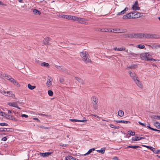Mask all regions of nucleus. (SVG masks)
Here are the masks:
<instances>
[{"label": "nucleus", "instance_id": "nucleus-1", "mask_svg": "<svg viewBox=\"0 0 160 160\" xmlns=\"http://www.w3.org/2000/svg\"><path fill=\"white\" fill-rule=\"evenodd\" d=\"M80 56L83 58L82 59L85 63L91 62V60L89 59L87 56V54L85 51L81 52L80 53Z\"/></svg>", "mask_w": 160, "mask_h": 160}, {"label": "nucleus", "instance_id": "nucleus-2", "mask_svg": "<svg viewBox=\"0 0 160 160\" xmlns=\"http://www.w3.org/2000/svg\"><path fill=\"white\" fill-rule=\"evenodd\" d=\"M144 34L143 33H133L128 35L129 38H144Z\"/></svg>", "mask_w": 160, "mask_h": 160}, {"label": "nucleus", "instance_id": "nucleus-3", "mask_svg": "<svg viewBox=\"0 0 160 160\" xmlns=\"http://www.w3.org/2000/svg\"><path fill=\"white\" fill-rule=\"evenodd\" d=\"M144 38H159L158 35L154 34H144Z\"/></svg>", "mask_w": 160, "mask_h": 160}, {"label": "nucleus", "instance_id": "nucleus-4", "mask_svg": "<svg viewBox=\"0 0 160 160\" xmlns=\"http://www.w3.org/2000/svg\"><path fill=\"white\" fill-rule=\"evenodd\" d=\"M76 16L68 15H61V17L75 21Z\"/></svg>", "mask_w": 160, "mask_h": 160}, {"label": "nucleus", "instance_id": "nucleus-5", "mask_svg": "<svg viewBox=\"0 0 160 160\" xmlns=\"http://www.w3.org/2000/svg\"><path fill=\"white\" fill-rule=\"evenodd\" d=\"M75 20H76L75 22H77L81 23L83 24H88V22H86V20L83 18H81L76 17Z\"/></svg>", "mask_w": 160, "mask_h": 160}, {"label": "nucleus", "instance_id": "nucleus-6", "mask_svg": "<svg viewBox=\"0 0 160 160\" xmlns=\"http://www.w3.org/2000/svg\"><path fill=\"white\" fill-rule=\"evenodd\" d=\"M142 56L143 57L142 58L143 59H145L147 61L151 60L152 59L151 55L148 53L143 54L142 55Z\"/></svg>", "mask_w": 160, "mask_h": 160}, {"label": "nucleus", "instance_id": "nucleus-7", "mask_svg": "<svg viewBox=\"0 0 160 160\" xmlns=\"http://www.w3.org/2000/svg\"><path fill=\"white\" fill-rule=\"evenodd\" d=\"M3 92L5 96H7L9 97H11L12 98H15V95L12 92L7 91L6 92L5 91H3Z\"/></svg>", "mask_w": 160, "mask_h": 160}, {"label": "nucleus", "instance_id": "nucleus-8", "mask_svg": "<svg viewBox=\"0 0 160 160\" xmlns=\"http://www.w3.org/2000/svg\"><path fill=\"white\" fill-rule=\"evenodd\" d=\"M132 18H138L142 16V13L137 12H132Z\"/></svg>", "mask_w": 160, "mask_h": 160}, {"label": "nucleus", "instance_id": "nucleus-9", "mask_svg": "<svg viewBox=\"0 0 160 160\" xmlns=\"http://www.w3.org/2000/svg\"><path fill=\"white\" fill-rule=\"evenodd\" d=\"M132 8L133 10L136 11L140 10V8L139 7L138 1H136L135 2L134 4L132 6Z\"/></svg>", "mask_w": 160, "mask_h": 160}, {"label": "nucleus", "instance_id": "nucleus-10", "mask_svg": "<svg viewBox=\"0 0 160 160\" xmlns=\"http://www.w3.org/2000/svg\"><path fill=\"white\" fill-rule=\"evenodd\" d=\"M113 32L115 33H122L125 32H127V30L125 29H113Z\"/></svg>", "mask_w": 160, "mask_h": 160}, {"label": "nucleus", "instance_id": "nucleus-11", "mask_svg": "<svg viewBox=\"0 0 160 160\" xmlns=\"http://www.w3.org/2000/svg\"><path fill=\"white\" fill-rule=\"evenodd\" d=\"M52 78L51 77H48V78L47 81L46 83V85L48 87H50L52 85Z\"/></svg>", "mask_w": 160, "mask_h": 160}, {"label": "nucleus", "instance_id": "nucleus-12", "mask_svg": "<svg viewBox=\"0 0 160 160\" xmlns=\"http://www.w3.org/2000/svg\"><path fill=\"white\" fill-rule=\"evenodd\" d=\"M122 18L124 19L133 18H132V12L129 13L123 16Z\"/></svg>", "mask_w": 160, "mask_h": 160}, {"label": "nucleus", "instance_id": "nucleus-13", "mask_svg": "<svg viewBox=\"0 0 160 160\" xmlns=\"http://www.w3.org/2000/svg\"><path fill=\"white\" fill-rule=\"evenodd\" d=\"M129 73L134 81L138 79V77L136 76V74L134 72L129 71Z\"/></svg>", "mask_w": 160, "mask_h": 160}, {"label": "nucleus", "instance_id": "nucleus-14", "mask_svg": "<svg viewBox=\"0 0 160 160\" xmlns=\"http://www.w3.org/2000/svg\"><path fill=\"white\" fill-rule=\"evenodd\" d=\"M51 154V152H48L44 153H40L39 155L40 156L43 157H48Z\"/></svg>", "mask_w": 160, "mask_h": 160}, {"label": "nucleus", "instance_id": "nucleus-15", "mask_svg": "<svg viewBox=\"0 0 160 160\" xmlns=\"http://www.w3.org/2000/svg\"><path fill=\"white\" fill-rule=\"evenodd\" d=\"M144 139V137H138V136H135L133 137L132 138V141H137L140 140H141L142 139Z\"/></svg>", "mask_w": 160, "mask_h": 160}, {"label": "nucleus", "instance_id": "nucleus-16", "mask_svg": "<svg viewBox=\"0 0 160 160\" xmlns=\"http://www.w3.org/2000/svg\"><path fill=\"white\" fill-rule=\"evenodd\" d=\"M69 120L71 121H72V122H83L85 121H87V120L86 119L84 118H83V119L82 120L75 119H69Z\"/></svg>", "mask_w": 160, "mask_h": 160}, {"label": "nucleus", "instance_id": "nucleus-17", "mask_svg": "<svg viewBox=\"0 0 160 160\" xmlns=\"http://www.w3.org/2000/svg\"><path fill=\"white\" fill-rule=\"evenodd\" d=\"M8 105L9 106L18 108V106L16 102H9L8 103Z\"/></svg>", "mask_w": 160, "mask_h": 160}, {"label": "nucleus", "instance_id": "nucleus-18", "mask_svg": "<svg viewBox=\"0 0 160 160\" xmlns=\"http://www.w3.org/2000/svg\"><path fill=\"white\" fill-rule=\"evenodd\" d=\"M149 46L153 49L157 48H159V46H160L159 44H157L156 43H152Z\"/></svg>", "mask_w": 160, "mask_h": 160}, {"label": "nucleus", "instance_id": "nucleus-19", "mask_svg": "<svg viewBox=\"0 0 160 160\" xmlns=\"http://www.w3.org/2000/svg\"><path fill=\"white\" fill-rule=\"evenodd\" d=\"M9 81L14 85H17L18 86H20V85L13 78H11V79L9 80Z\"/></svg>", "mask_w": 160, "mask_h": 160}, {"label": "nucleus", "instance_id": "nucleus-20", "mask_svg": "<svg viewBox=\"0 0 160 160\" xmlns=\"http://www.w3.org/2000/svg\"><path fill=\"white\" fill-rule=\"evenodd\" d=\"M134 81L138 87H139L140 88H142V84L141 82L138 79H136V80Z\"/></svg>", "mask_w": 160, "mask_h": 160}, {"label": "nucleus", "instance_id": "nucleus-21", "mask_svg": "<svg viewBox=\"0 0 160 160\" xmlns=\"http://www.w3.org/2000/svg\"><path fill=\"white\" fill-rule=\"evenodd\" d=\"M115 121L118 123H130V122L129 121H126L124 120H115Z\"/></svg>", "mask_w": 160, "mask_h": 160}, {"label": "nucleus", "instance_id": "nucleus-22", "mask_svg": "<svg viewBox=\"0 0 160 160\" xmlns=\"http://www.w3.org/2000/svg\"><path fill=\"white\" fill-rule=\"evenodd\" d=\"M95 150V148H92L91 149H90L85 154L82 155V156H86L87 155H89L90 153H91L92 151H93Z\"/></svg>", "mask_w": 160, "mask_h": 160}, {"label": "nucleus", "instance_id": "nucleus-23", "mask_svg": "<svg viewBox=\"0 0 160 160\" xmlns=\"http://www.w3.org/2000/svg\"><path fill=\"white\" fill-rule=\"evenodd\" d=\"M92 100L93 104L97 103L98 102V99L97 98H95V96H93L92 98Z\"/></svg>", "mask_w": 160, "mask_h": 160}, {"label": "nucleus", "instance_id": "nucleus-24", "mask_svg": "<svg viewBox=\"0 0 160 160\" xmlns=\"http://www.w3.org/2000/svg\"><path fill=\"white\" fill-rule=\"evenodd\" d=\"M50 38H49L47 37L44 39L43 40V43L45 44H47L48 43L49 41H50Z\"/></svg>", "mask_w": 160, "mask_h": 160}, {"label": "nucleus", "instance_id": "nucleus-25", "mask_svg": "<svg viewBox=\"0 0 160 160\" xmlns=\"http://www.w3.org/2000/svg\"><path fill=\"white\" fill-rule=\"evenodd\" d=\"M118 115L120 117H122L124 115V112L122 110H119L118 112Z\"/></svg>", "mask_w": 160, "mask_h": 160}, {"label": "nucleus", "instance_id": "nucleus-26", "mask_svg": "<svg viewBox=\"0 0 160 160\" xmlns=\"http://www.w3.org/2000/svg\"><path fill=\"white\" fill-rule=\"evenodd\" d=\"M154 125L156 128L160 129V123L158 122H156L154 123Z\"/></svg>", "mask_w": 160, "mask_h": 160}, {"label": "nucleus", "instance_id": "nucleus-27", "mask_svg": "<svg viewBox=\"0 0 160 160\" xmlns=\"http://www.w3.org/2000/svg\"><path fill=\"white\" fill-rule=\"evenodd\" d=\"M28 87L29 89L30 90H33L36 88L35 86H32L30 84H28Z\"/></svg>", "mask_w": 160, "mask_h": 160}, {"label": "nucleus", "instance_id": "nucleus-28", "mask_svg": "<svg viewBox=\"0 0 160 160\" xmlns=\"http://www.w3.org/2000/svg\"><path fill=\"white\" fill-rule=\"evenodd\" d=\"M98 152H100L102 154H103L104 153L105 151V148H102L100 150H97Z\"/></svg>", "mask_w": 160, "mask_h": 160}, {"label": "nucleus", "instance_id": "nucleus-29", "mask_svg": "<svg viewBox=\"0 0 160 160\" xmlns=\"http://www.w3.org/2000/svg\"><path fill=\"white\" fill-rule=\"evenodd\" d=\"M7 118H9V119L13 120L15 121H17V120L16 118L9 115H8V116H7Z\"/></svg>", "mask_w": 160, "mask_h": 160}, {"label": "nucleus", "instance_id": "nucleus-30", "mask_svg": "<svg viewBox=\"0 0 160 160\" xmlns=\"http://www.w3.org/2000/svg\"><path fill=\"white\" fill-rule=\"evenodd\" d=\"M68 158L69 160H79L78 159L74 158L71 156H68Z\"/></svg>", "mask_w": 160, "mask_h": 160}, {"label": "nucleus", "instance_id": "nucleus-31", "mask_svg": "<svg viewBox=\"0 0 160 160\" xmlns=\"http://www.w3.org/2000/svg\"><path fill=\"white\" fill-rule=\"evenodd\" d=\"M33 12L34 14L38 15H40L41 14L40 12L37 9H34Z\"/></svg>", "mask_w": 160, "mask_h": 160}, {"label": "nucleus", "instance_id": "nucleus-32", "mask_svg": "<svg viewBox=\"0 0 160 160\" xmlns=\"http://www.w3.org/2000/svg\"><path fill=\"white\" fill-rule=\"evenodd\" d=\"M41 65L45 67H48L49 65L48 63L45 62H43L41 64Z\"/></svg>", "mask_w": 160, "mask_h": 160}, {"label": "nucleus", "instance_id": "nucleus-33", "mask_svg": "<svg viewBox=\"0 0 160 160\" xmlns=\"http://www.w3.org/2000/svg\"><path fill=\"white\" fill-rule=\"evenodd\" d=\"M139 147L138 146H134V145H129L127 147V148H130L134 149H136Z\"/></svg>", "mask_w": 160, "mask_h": 160}, {"label": "nucleus", "instance_id": "nucleus-34", "mask_svg": "<svg viewBox=\"0 0 160 160\" xmlns=\"http://www.w3.org/2000/svg\"><path fill=\"white\" fill-rule=\"evenodd\" d=\"M128 134L130 135L134 136L135 135L134 132H132V131H128Z\"/></svg>", "mask_w": 160, "mask_h": 160}, {"label": "nucleus", "instance_id": "nucleus-35", "mask_svg": "<svg viewBox=\"0 0 160 160\" xmlns=\"http://www.w3.org/2000/svg\"><path fill=\"white\" fill-rule=\"evenodd\" d=\"M98 31H101L102 32H108V29L106 28H102V29H99L98 30Z\"/></svg>", "mask_w": 160, "mask_h": 160}, {"label": "nucleus", "instance_id": "nucleus-36", "mask_svg": "<svg viewBox=\"0 0 160 160\" xmlns=\"http://www.w3.org/2000/svg\"><path fill=\"white\" fill-rule=\"evenodd\" d=\"M110 126L111 128H117L118 129L119 128V127L118 126H115L112 124H110Z\"/></svg>", "mask_w": 160, "mask_h": 160}, {"label": "nucleus", "instance_id": "nucleus-37", "mask_svg": "<svg viewBox=\"0 0 160 160\" xmlns=\"http://www.w3.org/2000/svg\"><path fill=\"white\" fill-rule=\"evenodd\" d=\"M137 47L140 49H143L145 47V46L144 45L139 44L138 45Z\"/></svg>", "mask_w": 160, "mask_h": 160}, {"label": "nucleus", "instance_id": "nucleus-38", "mask_svg": "<svg viewBox=\"0 0 160 160\" xmlns=\"http://www.w3.org/2000/svg\"><path fill=\"white\" fill-rule=\"evenodd\" d=\"M48 95L50 96H52L53 95V92L51 90H48Z\"/></svg>", "mask_w": 160, "mask_h": 160}, {"label": "nucleus", "instance_id": "nucleus-39", "mask_svg": "<svg viewBox=\"0 0 160 160\" xmlns=\"http://www.w3.org/2000/svg\"><path fill=\"white\" fill-rule=\"evenodd\" d=\"M125 50V48L123 47H120L119 48H118V51H124Z\"/></svg>", "mask_w": 160, "mask_h": 160}, {"label": "nucleus", "instance_id": "nucleus-40", "mask_svg": "<svg viewBox=\"0 0 160 160\" xmlns=\"http://www.w3.org/2000/svg\"><path fill=\"white\" fill-rule=\"evenodd\" d=\"M93 108L95 110L98 109V105H97V103H95L93 104Z\"/></svg>", "mask_w": 160, "mask_h": 160}, {"label": "nucleus", "instance_id": "nucleus-41", "mask_svg": "<svg viewBox=\"0 0 160 160\" xmlns=\"http://www.w3.org/2000/svg\"><path fill=\"white\" fill-rule=\"evenodd\" d=\"M128 8L126 7L122 11V13L123 14L125 13L128 10Z\"/></svg>", "mask_w": 160, "mask_h": 160}, {"label": "nucleus", "instance_id": "nucleus-42", "mask_svg": "<svg viewBox=\"0 0 160 160\" xmlns=\"http://www.w3.org/2000/svg\"><path fill=\"white\" fill-rule=\"evenodd\" d=\"M0 125L2 126H7L8 125V124L5 122L0 123Z\"/></svg>", "mask_w": 160, "mask_h": 160}, {"label": "nucleus", "instance_id": "nucleus-43", "mask_svg": "<svg viewBox=\"0 0 160 160\" xmlns=\"http://www.w3.org/2000/svg\"><path fill=\"white\" fill-rule=\"evenodd\" d=\"M76 80H77L79 82H82V80L80 78H79L78 77H76L75 78Z\"/></svg>", "mask_w": 160, "mask_h": 160}, {"label": "nucleus", "instance_id": "nucleus-44", "mask_svg": "<svg viewBox=\"0 0 160 160\" xmlns=\"http://www.w3.org/2000/svg\"><path fill=\"white\" fill-rule=\"evenodd\" d=\"M5 77H6V78L8 80H9L11 79V78H12L10 76H9L8 75H6Z\"/></svg>", "mask_w": 160, "mask_h": 160}, {"label": "nucleus", "instance_id": "nucleus-45", "mask_svg": "<svg viewBox=\"0 0 160 160\" xmlns=\"http://www.w3.org/2000/svg\"><path fill=\"white\" fill-rule=\"evenodd\" d=\"M142 146L144 147H146V148H148L150 150L152 148V147L151 146H146L145 145H142Z\"/></svg>", "mask_w": 160, "mask_h": 160}, {"label": "nucleus", "instance_id": "nucleus-46", "mask_svg": "<svg viewBox=\"0 0 160 160\" xmlns=\"http://www.w3.org/2000/svg\"><path fill=\"white\" fill-rule=\"evenodd\" d=\"M7 131V128H0V132L6 131Z\"/></svg>", "mask_w": 160, "mask_h": 160}, {"label": "nucleus", "instance_id": "nucleus-47", "mask_svg": "<svg viewBox=\"0 0 160 160\" xmlns=\"http://www.w3.org/2000/svg\"><path fill=\"white\" fill-rule=\"evenodd\" d=\"M154 118L155 119H160V116H155Z\"/></svg>", "mask_w": 160, "mask_h": 160}, {"label": "nucleus", "instance_id": "nucleus-48", "mask_svg": "<svg viewBox=\"0 0 160 160\" xmlns=\"http://www.w3.org/2000/svg\"><path fill=\"white\" fill-rule=\"evenodd\" d=\"M138 123L140 125L146 127V124L142 123L140 122H138Z\"/></svg>", "mask_w": 160, "mask_h": 160}, {"label": "nucleus", "instance_id": "nucleus-49", "mask_svg": "<svg viewBox=\"0 0 160 160\" xmlns=\"http://www.w3.org/2000/svg\"><path fill=\"white\" fill-rule=\"evenodd\" d=\"M5 115V113L4 112H2L0 110V115H1L2 116H4Z\"/></svg>", "mask_w": 160, "mask_h": 160}, {"label": "nucleus", "instance_id": "nucleus-50", "mask_svg": "<svg viewBox=\"0 0 160 160\" xmlns=\"http://www.w3.org/2000/svg\"><path fill=\"white\" fill-rule=\"evenodd\" d=\"M160 152V150H155L154 151V152L155 154H158Z\"/></svg>", "mask_w": 160, "mask_h": 160}, {"label": "nucleus", "instance_id": "nucleus-51", "mask_svg": "<svg viewBox=\"0 0 160 160\" xmlns=\"http://www.w3.org/2000/svg\"><path fill=\"white\" fill-rule=\"evenodd\" d=\"M21 116L22 118H23V117H25V118H28V115H26V114H22L21 115Z\"/></svg>", "mask_w": 160, "mask_h": 160}, {"label": "nucleus", "instance_id": "nucleus-52", "mask_svg": "<svg viewBox=\"0 0 160 160\" xmlns=\"http://www.w3.org/2000/svg\"><path fill=\"white\" fill-rule=\"evenodd\" d=\"M7 140V138L6 137H4L2 139V140L4 141H6Z\"/></svg>", "mask_w": 160, "mask_h": 160}, {"label": "nucleus", "instance_id": "nucleus-53", "mask_svg": "<svg viewBox=\"0 0 160 160\" xmlns=\"http://www.w3.org/2000/svg\"><path fill=\"white\" fill-rule=\"evenodd\" d=\"M151 130H153V131H158V132H160V130H158V129H154V128H152Z\"/></svg>", "mask_w": 160, "mask_h": 160}, {"label": "nucleus", "instance_id": "nucleus-54", "mask_svg": "<svg viewBox=\"0 0 160 160\" xmlns=\"http://www.w3.org/2000/svg\"><path fill=\"white\" fill-rule=\"evenodd\" d=\"M40 127L41 128H44V129H46L48 128H47L46 127H45L43 126H40Z\"/></svg>", "mask_w": 160, "mask_h": 160}, {"label": "nucleus", "instance_id": "nucleus-55", "mask_svg": "<svg viewBox=\"0 0 160 160\" xmlns=\"http://www.w3.org/2000/svg\"><path fill=\"white\" fill-rule=\"evenodd\" d=\"M33 119L34 120H36L38 122H40V120L37 118H33Z\"/></svg>", "mask_w": 160, "mask_h": 160}, {"label": "nucleus", "instance_id": "nucleus-56", "mask_svg": "<svg viewBox=\"0 0 160 160\" xmlns=\"http://www.w3.org/2000/svg\"><path fill=\"white\" fill-rule=\"evenodd\" d=\"M150 150L152 151L153 152H154V151L155 150V148L152 147V148L150 149Z\"/></svg>", "mask_w": 160, "mask_h": 160}, {"label": "nucleus", "instance_id": "nucleus-57", "mask_svg": "<svg viewBox=\"0 0 160 160\" xmlns=\"http://www.w3.org/2000/svg\"><path fill=\"white\" fill-rule=\"evenodd\" d=\"M38 114V115H41V116H46V115L45 114H40V113H38L37 114Z\"/></svg>", "mask_w": 160, "mask_h": 160}, {"label": "nucleus", "instance_id": "nucleus-58", "mask_svg": "<svg viewBox=\"0 0 160 160\" xmlns=\"http://www.w3.org/2000/svg\"><path fill=\"white\" fill-rule=\"evenodd\" d=\"M112 159L115 160H118V158L117 157H114L112 158Z\"/></svg>", "mask_w": 160, "mask_h": 160}, {"label": "nucleus", "instance_id": "nucleus-59", "mask_svg": "<svg viewBox=\"0 0 160 160\" xmlns=\"http://www.w3.org/2000/svg\"><path fill=\"white\" fill-rule=\"evenodd\" d=\"M121 14H123L122 13V11L120 12H118V13H117V15H121Z\"/></svg>", "mask_w": 160, "mask_h": 160}, {"label": "nucleus", "instance_id": "nucleus-60", "mask_svg": "<svg viewBox=\"0 0 160 160\" xmlns=\"http://www.w3.org/2000/svg\"><path fill=\"white\" fill-rule=\"evenodd\" d=\"M3 91H5L4 90H2L0 89V92L4 95V92H3Z\"/></svg>", "mask_w": 160, "mask_h": 160}, {"label": "nucleus", "instance_id": "nucleus-61", "mask_svg": "<svg viewBox=\"0 0 160 160\" xmlns=\"http://www.w3.org/2000/svg\"><path fill=\"white\" fill-rule=\"evenodd\" d=\"M108 32H113V31L111 29H108Z\"/></svg>", "mask_w": 160, "mask_h": 160}, {"label": "nucleus", "instance_id": "nucleus-62", "mask_svg": "<svg viewBox=\"0 0 160 160\" xmlns=\"http://www.w3.org/2000/svg\"><path fill=\"white\" fill-rule=\"evenodd\" d=\"M147 127L149 128L151 130H152V128L150 126V124H149L148 126H147Z\"/></svg>", "mask_w": 160, "mask_h": 160}, {"label": "nucleus", "instance_id": "nucleus-63", "mask_svg": "<svg viewBox=\"0 0 160 160\" xmlns=\"http://www.w3.org/2000/svg\"><path fill=\"white\" fill-rule=\"evenodd\" d=\"M113 50H114L115 51H118V48L117 47H115L113 48Z\"/></svg>", "mask_w": 160, "mask_h": 160}, {"label": "nucleus", "instance_id": "nucleus-64", "mask_svg": "<svg viewBox=\"0 0 160 160\" xmlns=\"http://www.w3.org/2000/svg\"><path fill=\"white\" fill-rule=\"evenodd\" d=\"M68 156L67 157H65V160H68Z\"/></svg>", "mask_w": 160, "mask_h": 160}]
</instances>
